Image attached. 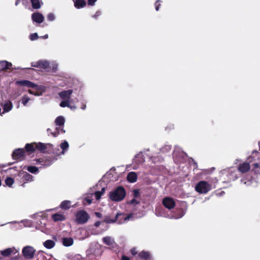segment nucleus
I'll list each match as a JSON object with an SVG mask.
<instances>
[{"instance_id":"nucleus-21","label":"nucleus","mask_w":260,"mask_h":260,"mask_svg":"<svg viewBox=\"0 0 260 260\" xmlns=\"http://www.w3.org/2000/svg\"><path fill=\"white\" fill-rule=\"evenodd\" d=\"M127 180L131 183H134L137 181V174L136 172H131L127 175Z\"/></svg>"},{"instance_id":"nucleus-49","label":"nucleus","mask_w":260,"mask_h":260,"mask_svg":"<svg viewBox=\"0 0 260 260\" xmlns=\"http://www.w3.org/2000/svg\"><path fill=\"white\" fill-rule=\"evenodd\" d=\"M94 214H95V216H96L97 217H98V218H101V217H102V213H100V212H95L94 213Z\"/></svg>"},{"instance_id":"nucleus-35","label":"nucleus","mask_w":260,"mask_h":260,"mask_svg":"<svg viewBox=\"0 0 260 260\" xmlns=\"http://www.w3.org/2000/svg\"><path fill=\"white\" fill-rule=\"evenodd\" d=\"M14 182V179L12 177H8L5 179V183L9 187H11L13 185Z\"/></svg>"},{"instance_id":"nucleus-22","label":"nucleus","mask_w":260,"mask_h":260,"mask_svg":"<svg viewBox=\"0 0 260 260\" xmlns=\"http://www.w3.org/2000/svg\"><path fill=\"white\" fill-rule=\"evenodd\" d=\"M3 112L2 114L5 113V112H8L13 108V104L10 101L7 102L6 103H4L3 105Z\"/></svg>"},{"instance_id":"nucleus-19","label":"nucleus","mask_w":260,"mask_h":260,"mask_svg":"<svg viewBox=\"0 0 260 260\" xmlns=\"http://www.w3.org/2000/svg\"><path fill=\"white\" fill-rule=\"evenodd\" d=\"M60 148L62 149L61 152H58V151H59V149H54L55 150V154H58V156H59L60 154H63L64 153V152L69 148V145L68 142L64 141L63 142L61 143L60 145Z\"/></svg>"},{"instance_id":"nucleus-53","label":"nucleus","mask_w":260,"mask_h":260,"mask_svg":"<svg viewBox=\"0 0 260 260\" xmlns=\"http://www.w3.org/2000/svg\"><path fill=\"white\" fill-rule=\"evenodd\" d=\"M86 106L85 104L82 103L81 106V109L82 110H85L86 109Z\"/></svg>"},{"instance_id":"nucleus-15","label":"nucleus","mask_w":260,"mask_h":260,"mask_svg":"<svg viewBox=\"0 0 260 260\" xmlns=\"http://www.w3.org/2000/svg\"><path fill=\"white\" fill-rule=\"evenodd\" d=\"M73 91L72 89H69L68 90H63L58 93L60 98L62 100H70L71 95Z\"/></svg>"},{"instance_id":"nucleus-25","label":"nucleus","mask_w":260,"mask_h":260,"mask_svg":"<svg viewBox=\"0 0 260 260\" xmlns=\"http://www.w3.org/2000/svg\"><path fill=\"white\" fill-rule=\"evenodd\" d=\"M71 207V202L70 201L64 200L62 201L60 205V208L62 209L67 210Z\"/></svg>"},{"instance_id":"nucleus-38","label":"nucleus","mask_w":260,"mask_h":260,"mask_svg":"<svg viewBox=\"0 0 260 260\" xmlns=\"http://www.w3.org/2000/svg\"><path fill=\"white\" fill-rule=\"evenodd\" d=\"M41 88H42L41 87V88L39 90H37L36 91H33L31 89H28V92L29 93H30L31 94H33L36 96H39L42 94V91H41Z\"/></svg>"},{"instance_id":"nucleus-24","label":"nucleus","mask_w":260,"mask_h":260,"mask_svg":"<svg viewBox=\"0 0 260 260\" xmlns=\"http://www.w3.org/2000/svg\"><path fill=\"white\" fill-rule=\"evenodd\" d=\"M62 244L66 247L70 246L73 244L74 240L71 237L63 238L62 239Z\"/></svg>"},{"instance_id":"nucleus-17","label":"nucleus","mask_w":260,"mask_h":260,"mask_svg":"<svg viewBox=\"0 0 260 260\" xmlns=\"http://www.w3.org/2000/svg\"><path fill=\"white\" fill-rule=\"evenodd\" d=\"M250 169V166L249 162H244L241 163L238 166V171L242 173L247 172Z\"/></svg>"},{"instance_id":"nucleus-20","label":"nucleus","mask_w":260,"mask_h":260,"mask_svg":"<svg viewBox=\"0 0 260 260\" xmlns=\"http://www.w3.org/2000/svg\"><path fill=\"white\" fill-rule=\"evenodd\" d=\"M36 150V142L27 143L25 146L24 150L25 153H27L28 154H30L34 153Z\"/></svg>"},{"instance_id":"nucleus-9","label":"nucleus","mask_w":260,"mask_h":260,"mask_svg":"<svg viewBox=\"0 0 260 260\" xmlns=\"http://www.w3.org/2000/svg\"><path fill=\"white\" fill-rule=\"evenodd\" d=\"M36 250L30 246L24 247L22 250L23 256L26 259H31L34 257Z\"/></svg>"},{"instance_id":"nucleus-61","label":"nucleus","mask_w":260,"mask_h":260,"mask_svg":"<svg viewBox=\"0 0 260 260\" xmlns=\"http://www.w3.org/2000/svg\"><path fill=\"white\" fill-rule=\"evenodd\" d=\"M51 131V129L50 128H48L47 129V132L49 133V132Z\"/></svg>"},{"instance_id":"nucleus-12","label":"nucleus","mask_w":260,"mask_h":260,"mask_svg":"<svg viewBox=\"0 0 260 260\" xmlns=\"http://www.w3.org/2000/svg\"><path fill=\"white\" fill-rule=\"evenodd\" d=\"M116 214H119L116 219V222L118 224L123 223L124 221L128 220L133 216V214L132 213L126 215L124 213L118 212Z\"/></svg>"},{"instance_id":"nucleus-5","label":"nucleus","mask_w":260,"mask_h":260,"mask_svg":"<svg viewBox=\"0 0 260 260\" xmlns=\"http://www.w3.org/2000/svg\"><path fill=\"white\" fill-rule=\"evenodd\" d=\"M75 221L79 224H84L90 218L87 212L84 210L77 211L75 214Z\"/></svg>"},{"instance_id":"nucleus-41","label":"nucleus","mask_w":260,"mask_h":260,"mask_svg":"<svg viewBox=\"0 0 260 260\" xmlns=\"http://www.w3.org/2000/svg\"><path fill=\"white\" fill-rule=\"evenodd\" d=\"M95 197L96 200H99L101 198V196L103 195L102 192H100L99 191H95L94 193Z\"/></svg>"},{"instance_id":"nucleus-28","label":"nucleus","mask_w":260,"mask_h":260,"mask_svg":"<svg viewBox=\"0 0 260 260\" xmlns=\"http://www.w3.org/2000/svg\"><path fill=\"white\" fill-rule=\"evenodd\" d=\"M75 7L78 9H80L86 5V2L85 0H75Z\"/></svg>"},{"instance_id":"nucleus-27","label":"nucleus","mask_w":260,"mask_h":260,"mask_svg":"<svg viewBox=\"0 0 260 260\" xmlns=\"http://www.w3.org/2000/svg\"><path fill=\"white\" fill-rule=\"evenodd\" d=\"M55 242L52 240H47L43 243L44 246L47 249H51L55 246Z\"/></svg>"},{"instance_id":"nucleus-62","label":"nucleus","mask_w":260,"mask_h":260,"mask_svg":"<svg viewBox=\"0 0 260 260\" xmlns=\"http://www.w3.org/2000/svg\"><path fill=\"white\" fill-rule=\"evenodd\" d=\"M71 109H73L75 108V107H72L71 106V108H70Z\"/></svg>"},{"instance_id":"nucleus-56","label":"nucleus","mask_w":260,"mask_h":260,"mask_svg":"<svg viewBox=\"0 0 260 260\" xmlns=\"http://www.w3.org/2000/svg\"><path fill=\"white\" fill-rule=\"evenodd\" d=\"M105 188H102L101 190V191H99L100 192H102V194H103L105 192Z\"/></svg>"},{"instance_id":"nucleus-32","label":"nucleus","mask_w":260,"mask_h":260,"mask_svg":"<svg viewBox=\"0 0 260 260\" xmlns=\"http://www.w3.org/2000/svg\"><path fill=\"white\" fill-rule=\"evenodd\" d=\"M32 7L35 9H40L41 4L39 0H30Z\"/></svg>"},{"instance_id":"nucleus-30","label":"nucleus","mask_w":260,"mask_h":260,"mask_svg":"<svg viewBox=\"0 0 260 260\" xmlns=\"http://www.w3.org/2000/svg\"><path fill=\"white\" fill-rule=\"evenodd\" d=\"M39 62V68L46 70L49 67L50 63L47 60H40Z\"/></svg>"},{"instance_id":"nucleus-3","label":"nucleus","mask_w":260,"mask_h":260,"mask_svg":"<svg viewBox=\"0 0 260 260\" xmlns=\"http://www.w3.org/2000/svg\"><path fill=\"white\" fill-rule=\"evenodd\" d=\"M36 150L42 152H47L49 154H54L55 150L53 145L50 143H43L41 142H36Z\"/></svg>"},{"instance_id":"nucleus-57","label":"nucleus","mask_w":260,"mask_h":260,"mask_svg":"<svg viewBox=\"0 0 260 260\" xmlns=\"http://www.w3.org/2000/svg\"><path fill=\"white\" fill-rule=\"evenodd\" d=\"M57 69V67H53L52 70H56Z\"/></svg>"},{"instance_id":"nucleus-16","label":"nucleus","mask_w":260,"mask_h":260,"mask_svg":"<svg viewBox=\"0 0 260 260\" xmlns=\"http://www.w3.org/2000/svg\"><path fill=\"white\" fill-rule=\"evenodd\" d=\"M17 253L18 251L14 247L7 248L1 252V254L5 257L9 256L11 254L15 255Z\"/></svg>"},{"instance_id":"nucleus-40","label":"nucleus","mask_w":260,"mask_h":260,"mask_svg":"<svg viewBox=\"0 0 260 260\" xmlns=\"http://www.w3.org/2000/svg\"><path fill=\"white\" fill-rule=\"evenodd\" d=\"M39 38L38 35L37 33L31 34L29 36V39L31 41L37 40Z\"/></svg>"},{"instance_id":"nucleus-47","label":"nucleus","mask_w":260,"mask_h":260,"mask_svg":"<svg viewBox=\"0 0 260 260\" xmlns=\"http://www.w3.org/2000/svg\"><path fill=\"white\" fill-rule=\"evenodd\" d=\"M160 2V0H157L155 4V10L157 11L159 10V7L160 6V4H158V3Z\"/></svg>"},{"instance_id":"nucleus-45","label":"nucleus","mask_w":260,"mask_h":260,"mask_svg":"<svg viewBox=\"0 0 260 260\" xmlns=\"http://www.w3.org/2000/svg\"><path fill=\"white\" fill-rule=\"evenodd\" d=\"M130 252L133 255H136L137 254V251L135 247L131 249Z\"/></svg>"},{"instance_id":"nucleus-52","label":"nucleus","mask_w":260,"mask_h":260,"mask_svg":"<svg viewBox=\"0 0 260 260\" xmlns=\"http://www.w3.org/2000/svg\"><path fill=\"white\" fill-rule=\"evenodd\" d=\"M101 223V221H96V222H95L94 223V225L95 227H99V226L100 225Z\"/></svg>"},{"instance_id":"nucleus-37","label":"nucleus","mask_w":260,"mask_h":260,"mask_svg":"<svg viewBox=\"0 0 260 260\" xmlns=\"http://www.w3.org/2000/svg\"><path fill=\"white\" fill-rule=\"evenodd\" d=\"M253 168L252 171L255 174H260V166L258 164L255 163L253 165Z\"/></svg>"},{"instance_id":"nucleus-55","label":"nucleus","mask_w":260,"mask_h":260,"mask_svg":"<svg viewBox=\"0 0 260 260\" xmlns=\"http://www.w3.org/2000/svg\"><path fill=\"white\" fill-rule=\"evenodd\" d=\"M40 38H43V39H47L48 38V35L47 34L45 35L44 36H41Z\"/></svg>"},{"instance_id":"nucleus-48","label":"nucleus","mask_w":260,"mask_h":260,"mask_svg":"<svg viewBox=\"0 0 260 260\" xmlns=\"http://www.w3.org/2000/svg\"><path fill=\"white\" fill-rule=\"evenodd\" d=\"M96 0H88V5L93 6Z\"/></svg>"},{"instance_id":"nucleus-36","label":"nucleus","mask_w":260,"mask_h":260,"mask_svg":"<svg viewBox=\"0 0 260 260\" xmlns=\"http://www.w3.org/2000/svg\"><path fill=\"white\" fill-rule=\"evenodd\" d=\"M63 101H61L59 104L60 106L61 107H68L69 108H71V106L69 104L70 100H63Z\"/></svg>"},{"instance_id":"nucleus-60","label":"nucleus","mask_w":260,"mask_h":260,"mask_svg":"<svg viewBox=\"0 0 260 260\" xmlns=\"http://www.w3.org/2000/svg\"><path fill=\"white\" fill-rule=\"evenodd\" d=\"M26 69L34 70V69L31 68H26Z\"/></svg>"},{"instance_id":"nucleus-43","label":"nucleus","mask_w":260,"mask_h":260,"mask_svg":"<svg viewBox=\"0 0 260 260\" xmlns=\"http://www.w3.org/2000/svg\"><path fill=\"white\" fill-rule=\"evenodd\" d=\"M133 192V195L135 198H137L139 197L140 193L138 189H134Z\"/></svg>"},{"instance_id":"nucleus-33","label":"nucleus","mask_w":260,"mask_h":260,"mask_svg":"<svg viewBox=\"0 0 260 260\" xmlns=\"http://www.w3.org/2000/svg\"><path fill=\"white\" fill-rule=\"evenodd\" d=\"M60 131L61 133H64L65 131L60 127H56L55 129V132H50V134L52 135V136L54 137H56L58 136V135L60 133Z\"/></svg>"},{"instance_id":"nucleus-34","label":"nucleus","mask_w":260,"mask_h":260,"mask_svg":"<svg viewBox=\"0 0 260 260\" xmlns=\"http://www.w3.org/2000/svg\"><path fill=\"white\" fill-rule=\"evenodd\" d=\"M103 241L105 244L108 246L111 245L113 242L111 238L109 236L104 237L103 238Z\"/></svg>"},{"instance_id":"nucleus-11","label":"nucleus","mask_w":260,"mask_h":260,"mask_svg":"<svg viewBox=\"0 0 260 260\" xmlns=\"http://www.w3.org/2000/svg\"><path fill=\"white\" fill-rule=\"evenodd\" d=\"M162 205L167 209L171 210L173 209L175 205L174 200L170 197H166L162 200Z\"/></svg>"},{"instance_id":"nucleus-59","label":"nucleus","mask_w":260,"mask_h":260,"mask_svg":"<svg viewBox=\"0 0 260 260\" xmlns=\"http://www.w3.org/2000/svg\"><path fill=\"white\" fill-rule=\"evenodd\" d=\"M27 0H26V1H25V0H24V1H23V3H24V5H25V4H26V3H27Z\"/></svg>"},{"instance_id":"nucleus-26","label":"nucleus","mask_w":260,"mask_h":260,"mask_svg":"<svg viewBox=\"0 0 260 260\" xmlns=\"http://www.w3.org/2000/svg\"><path fill=\"white\" fill-rule=\"evenodd\" d=\"M119 214H116L115 217L113 219L111 218L109 216H106L104 220V222L106 223H112L116 222V219L118 217Z\"/></svg>"},{"instance_id":"nucleus-31","label":"nucleus","mask_w":260,"mask_h":260,"mask_svg":"<svg viewBox=\"0 0 260 260\" xmlns=\"http://www.w3.org/2000/svg\"><path fill=\"white\" fill-rule=\"evenodd\" d=\"M64 122H65V119H64V117L62 116H58L55 120V124L56 125L60 126L64 125Z\"/></svg>"},{"instance_id":"nucleus-4","label":"nucleus","mask_w":260,"mask_h":260,"mask_svg":"<svg viewBox=\"0 0 260 260\" xmlns=\"http://www.w3.org/2000/svg\"><path fill=\"white\" fill-rule=\"evenodd\" d=\"M237 178V177L235 172L224 170L221 172L219 179L223 182L229 183L232 181L235 180Z\"/></svg>"},{"instance_id":"nucleus-10","label":"nucleus","mask_w":260,"mask_h":260,"mask_svg":"<svg viewBox=\"0 0 260 260\" xmlns=\"http://www.w3.org/2000/svg\"><path fill=\"white\" fill-rule=\"evenodd\" d=\"M25 151L24 149L18 148L15 149L12 154V157L14 160H23L25 158Z\"/></svg>"},{"instance_id":"nucleus-18","label":"nucleus","mask_w":260,"mask_h":260,"mask_svg":"<svg viewBox=\"0 0 260 260\" xmlns=\"http://www.w3.org/2000/svg\"><path fill=\"white\" fill-rule=\"evenodd\" d=\"M12 66L11 62L6 60L0 61V72L2 71H7L8 70L11 69Z\"/></svg>"},{"instance_id":"nucleus-8","label":"nucleus","mask_w":260,"mask_h":260,"mask_svg":"<svg viewBox=\"0 0 260 260\" xmlns=\"http://www.w3.org/2000/svg\"><path fill=\"white\" fill-rule=\"evenodd\" d=\"M15 84L21 86H26L28 88H33L36 90H39L41 86H39L36 84L27 80H18L15 82Z\"/></svg>"},{"instance_id":"nucleus-54","label":"nucleus","mask_w":260,"mask_h":260,"mask_svg":"<svg viewBox=\"0 0 260 260\" xmlns=\"http://www.w3.org/2000/svg\"><path fill=\"white\" fill-rule=\"evenodd\" d=\"M100 15V12H96L95 13V14H94V15L93 16V17H94L95 18H96L98 16H99V15Z\"/></svg>"},{"instance_id":"nucleus-7","label":"nucleus","mask_w":260,"mask_h":260,"mask_svg":"<svg viewBox=\"0 0 260 260\" xmlns=\"http://www.w3.org/2000/svg\"><path fill=\"white\" fill-rule=\"evenodd\" d=\"M18 176L20 178V182L23 187L25 186V183L34 180L33 176L26 172H20L18 174Z\"/></svg>"},{"instance_id":"nucleus-14","label":"nucleus","mask_w":260,"mask_h":260,"mask_svg":"<svg viewBox=\"0 0 260 260\" xmlns=\"http://www.w3.org/2000/svg\"><path fill=\"white\" fill-rule=\"evenodd\" d=\"M31 19L33 21L38 23H41L44 20V17L43 15L39 12L34 13L31 15Z\"/></svg>"},{"instance_id":"nucleus-39","label":"nucleus","mask_w":260,"mask_h":260,"mask_svg":"<svg viewBox=\"0 0 260 260\" xmlns=\"http://www.w3.org/2000/svg\"><path fill=\"white\" fill-rule=\"evenodd\" d=\"M29 100L30 99L26 95H24L21 99V102L24 106H26Z\"/></svg>"},{"instance_id":"nucleus-29","label":"nucleus","mask_w":260,"mask_h":260,"mask_svg":"<svg viewBox=\"0 0 260 260\" xmlns=\"http://www.w3.org/2000/svg\"><path fill=\"white\" fill-rule=\"evenodd\" d=\"M26 169V170L30 173L34 174H38L39 172V169L35 167V166H29L27 167H24V169Z\"/></svg>"},{"instance_id":"nucleus-50","label":"nucleus","mask_w":260,"mask_h":260,"mask_svg":"<svg viewBox=\"0 0 260 260\" xmlns=\"http://www.w3.org/2000/svg\"><path fill=\"white\" fill-rule=\"evenodd\" d=\"M24 1V0H16L15 2V5L18 6L20 2H22V4L24 5V3H23Z\"/></svg>"},{"instance_id":"nucleus-42","label":"nucleus","mask_w":260,"mask_h":260,"mask_svg":"<svg viewBox=\"0 0 260 260\" xmlns=\"http://www.w3.org/2000/svg\"><path fill=\"white\" fill-rule=\"evenodd\" d=\"M47 19L49 21H53L55 19L54 15L53 13H49L47 15Z\"/></svg>"},{"instance_id":"nucleus-23","label":"nucleus","mask_w":260,"mask_h":260,"mask_svg":"<svg viewBox=\"0 0 260 260\" xmlns=\"http://www.w3.org/2000/svg\"><path fill=\"white\" fill-rule=\"evenodd\" d=\"M52 219L55 222L61 221L66 219V217L62 214L55 213L52 215Z\"/></svg>"},{"instance_id":"nucleus-44","label":"nucleus","mask_w":260,"mask_h":260,"mask_svg":"<svg viewBox=\"0 0 260 260\" xmlns=\"http://www.w3.org/2000/svg\"><path fill=\"white\" fill-rule=\"evenodd\" d=\"M139 203L140 202L139 201H138L137 200H136L135 199H133L131 200L128 203L131 205H133V204L137 205V204H139Z\"/></svg>"},{"instance_id":"nucleus-6","label":"nucleus","mask_w":260,"mask_h":260,"mask_svg":"<svg viewBox=\"0 0 260 260\" xmlns=\"http://www.w3.org/2000/svg\"><path fill=\"white\" fill-rule=\"evenodd\" d=\"M195 189L199 193L205 194L211 189V185L207 181H201L196 185Z\"/></svg>"},{"instance_id":"nucleus-13","label":"nucleus","mask_w":260,"mask_h":260,"mask_svg":"<svg viewBox=\"0 0 260 260\" xmlns=\"http://www.w3.org/2000/svg\"><path fill=\"white\" fill-rule=\"evenodd\" d=\"M136 260H151V256L150 253L144 250L138 253L135 257Z\"/></svg>"},{"instance_id":"nucleus-2","label":"nucleus","mask_w":260,"mask_h":260,"mask_svg":"<svg viewBox=\"0 0 260 260\" xmlns=\"http://www.w3.org/2000/svg\"><path fill=\"white\" fill-rule=\"evenodd\" d=\"M53 154L54 155L53 156L43 157L40 158L36 159L35 160L37 162V164H40L44 167H47L51 166L54 160L57 159L59 154Z\"/></svg>"},{"instance_id":"nucleus-46","label":"nucleus","mask_w":260,"mask_h":260,"mask_svg":"<svg viewBox=\"0 0 260 260\" xmlns=\"http://www.w3.org/2000/svg\"><path fill=\"white\" fill-rule=\"evenodd\" d=\"M31 67H36V68H39V61L37 62H32L31 63Z\"/></svg>"},{"instance_id":"nucleus-1","label":"nucleus","mask_w":260,"mask_h":260,"mask_svg":"<svg viewBox=\"0 0 260 260\" xmlns=\"http://www.w3.org/2000/svg\"><path fill=\"white\" fill-rule=\"evenodd\" d=\"M109 198L112 201L120 202L123 200L126 196L124 188L121 186L116 187L109 193Z\"/></svg>"},{"instance_id":"nucleus-51","label":"nucleus","mask_w":260,"mask_h":260,"mask_svg":"<svg viewBox=\"0 0 260 260\" xmlns=\"http://www.w3.org/2000/svg\"><path fill=\"white\" fill-rule=\"evenodd\" d=\"M121 260H130V258L125 255H122Z\"/></svg>"},{"instance_id":"nucleus-58","label":"nucleus","mask_w":260,"mask_h":260,"mask_svg":"<svg viewBox=\"0 0 260 260\" xmlns=\"http://www.w3.org/2000/svg\"><path fill=\"white\" fill-rule=\"evenodd\" d=\"M87 202H88V203L89 204H90V203H91V200H87Z\"/></svg>"}]
</instances>
